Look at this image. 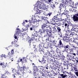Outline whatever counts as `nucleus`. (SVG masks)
Masks as SVG:
<instances>
[{
    "instance_id": "nucleus-1",
    "label": "nucleus",
    "mask_w": 78,
    "mask_h": 78,
    "mask_svg": "<svg viewBox=\"0 0 78 78\" xmlns=\"http://www.w3.org/2000/svg\"><path fill=\"white\" fill-rule=\"evenodd\" d=\"M46 55L47 56L48 62H49L51 64H52V65H55L56 64V59H58L57 58H55L54 56H53L51 53L50 52H47L46 53Z\"/></svg>"
},
{
    "instance_id": "nucleus-2",
    "label": "nucleus",
    "mask_w": 78,
    "mask_h": 78,
    "mask_svg": "<svg viewBox=\"0 0 78 78\" xmlns=\"http://www.w3.org/2000/svg\"><path fill=\"white\" fill-rule=\"evenodd\" d=\"M61 73H62L63 74L59 73V74L61 76L62 78H65L67 77V74L68 75H70L71 76H73V74L71 72L69 73L66 71H61Z\"/></svg>"
},
{
    "instance_id": "nucleus-3",
    "label": "nucleus",
    "mask_w": 78,
    "mask_h": 78,
    "mask_svg": "<svg viewBox=\"0 0 78 78\" xmlns=\"http://www.w3.org/2000/svg\"><path fill=\"white\" fill-rule=\"evenodd\" d=\"M58 45V46H59V47L60 48H64L65 49V50H68L67 49L69 48V44L64 45V44H62V41H61V40H59Z\"/></svg>"
},
{
    "instance_id": "nucleus-4",
    "label": "nucleus",
    "mask_w": 78,
    "mask_h": 78,
    "mask_svg": "<svg viewBox=\"0 0 78 78\" xmlns=\"http://www.w3.org/2000/svg\"><path fill=\"white\" fill-rule=\"evenodd\" d=\"M66 34H65L66 36H68V37H69L70 39H72L73 38V36L74 35L73 33H70L69 30L66 31Z\"/></svg>"
},
{
    "instance_id": "nucleus-5",
    "label": "nucleus",
    "mask_w": 78,
    "mask_h": 78,
    "mask_svg": "<svg viewBox=\"0 0 78 78\" xmlns=\"http://www.w3.org/2000/svg\"><path fill=\"white\" fill-rule=\"evenodd\" d=\"M41 28L42 29H40L39 32L41 31L40 33H41V34L45 33V31L47 30V28L45 25V24L44 23L42 25Z\"/></svg>"
},
{
    "instance_id": "nucleus-6",
    "label": "nucleus",
    "mask_w": 78,
    "mask_h": 78,
    "mask_svg": "<svg viewBox=\"0 0 78 78\" xmlns=\"http://www.w3.org/2000/svg\"><path fill=\"white\" fill-rule=\"evenodd\" d=\"M28 38V43L29 44V45L30 46L31 45V41H34V40H36V39H39V38H37L36 39H35V38L34 37H29Z\"/></svg>"
},
{
    "instance_id": "nucleus-7",
    "label": "nucleus",
    "mask_w": 78,
    "mask_h": 78,
    "mask_svg": "<svg viewBox=\"0 0 78 78\" xmlns=\"http://www.w3.org/2000/svg\"><path fill=\"white\" fill-rule=\"evenodd\" d=\"M17 31L16 32V34H15V35H16V36H19V35L20 36V37H21L22 38H23V34H21L20 33V30L19 29H17Z\"/></svg>"
},
{
    "instance_id": "nucleus-8",
    "label": "nucleus",
    "mask_w": 78,
    "mask_h": 78,
    "mask_svg": "<svg viewBox=\"0 0 78 78\" xmlns=\"http://www.w3.org/2000/svg\"><path fill=\"white\" fill-rule=\"evenodd\" d=\"M46 31L47 33V34H49L50 37H52V36L51 35V30H50L48 29V28H46Z\"/></svg>"
},
{
    "instance_id": "nucleus-9",
    "label": "nucleus",
    "mask_w": 78,
    "mask_h": 78,
    "mask_svg": "<svg viewBox=\"0 0 78 78\" xmlns=\"http://www.w3.org/2000/svg\"><path fill=\"white\" fill-rule=\"evenodd\" d=\"M46 31L47 33V34H49L50 37H52V36L51 35V30H50L48 29V28H46Z\"/></svg>"
},
{
    "instance_id": "nucleus-10",
    "label": "nucleus",
    "mask_w": 78,
    "mask_h": 78,
    "mask_svg": "<svg viewBox=\"0 0 78 78\" xmlns=\"http://www.w3.org/2000/svg\"><path fill=\"white\" fill-rule=\"evenodd\" d=\"M39 33V31H34L33 32H32V36H33V37H34V36H35V37H39V36H38V35H37V33Z\"/></svg>"
},
{
    "instance_id": "nucleus-11",
    "label": "nucleus",
    "mask_w": 78,
    "mask_h": 78,
    "mask_svg": "<svg viewBox=\"0 0 78 78\" xmlns=\"http://www.w3.org/2000/svg\"><path fill=\"white\" fill-rule=\"evenodd\" d=\"M38 61H39L40 62H41V64L43 66H45V65H47V63H46V60L42 59L41 61V60L39 59H38Z\"/></svg>"
},
{
    "instance_id": "nucleus-12",
    "label": "nucleus",
    "mask_w": 78,
    "mask_h": 78,
    "mask_svg": "<svg viewBox=\"0 0 78 78\" xmlns=\"http://www.w3.org/2000/svg\"><path fill=\"white\" fill-rule=\"evenodd\" d=\"M73 20L74 22H76L78 21V17L75 14L73 17Z\"/></svg>"
},
{
    "instance_id": "nucleus-13",
    "label": "nucleus",
    "mask_w": 78,
    "mask_h": 78,
    "mask_svg": "<svg viewBox=\"0 0 78 78\" xmlns=\"http://www.w3.org/2000/svg\"><path fill=\"white\" fill-rule=\"evenodd\" d=\"M44 25H45V26L46 28H49L51 30H52V29H53V28L52 25H48L47 24H44Z\"/></svg>"
},
{
    "instance_id": "nucleus-14",
    "label": "nucleus",
    "mask_w": 78,
    "mask_h": 78,
    "mask_svg": "<svg viewBox=\"0 0 78 78\" xmlns=\"http://www.w3.org/2000/svg\"><path fill=\"white\" fill-rule=\"evenodd\" d=\"M0 65L1 66H2L3 68H5V67H6L8 66V64L7 63H1L0 64Z\"/></svg>"
},
{
    "instance_id": "nucleus-15",
    "label": "nucleus",
    "mask_w": 78,
    "mask_h": 78,
    "mask_svg": "<svg viewBox=\"0 0 78 78\" xmlns=\"http://www.w3.org/2000/svg\"><path fill=\"white\" fill-rule=\"evenodd\" d=\"M75 38L76 39H74L73 42L74 43H75L76 44H77V45H78V36Z\"/></svg>"
},
{
    "instance_id": "nucleus-16",
    "label": "nucleus",
    "mask_w": 78,
    "mask_h": 78,
    "mask_svg": "<svg viewBox=\"0 0 78 78\" xmlns=\"http://www.w3.org/2000/svg\"><path fill=\"white\" fill-rule=\"evenodd\" d=\"M42 9H44V10H47V8L46 7L45 4L42 3Z\"/></svg>"
},
{
    "instance_id": "nucleus-17",
    "label": "nucleus",
    "mask_w": 78,
    "mask_h": 78,
    "mask_svg": "<svg viewBox=\"0 0 78 78\" xmlns=\"http://www.w3.org/2000/svg\"><path fill=\"white\" fill-rule=\"evenodd\" d=\"M52 14H53L52 13V12H49L47 13H45V16H49V17H50L51 16H52Z\"/></svg>"
},
{
    "instance_id": "nucleus-18",
    "label": "nucleus",
    "mask_w": 78,
    "mask_h": 78,
    "mask_svg": "<svg viewBox=\"0 0 78 78\" xmlns=\"http://www.w3.org/2000/svg\"><path fill=\"white\" fill-rule=\"evenodd\" d=\"M29 21L30 23H35L36 22L34 19H33V18H32L31 20H29Z\"/></svg>"
},
{
    "instance_id": "nucleus-19",
    "label": "nucleus",
    "mask_w": 78,
    "mask_h": 78,
    "mask_svg": "<svg viewBox=\"0 0 78 78\" xmlns=\"http://www.w3.org/2000/svg\"><path fill=\"white\" fill-rule=\"evenodd\" d=\"M37 72H39V68H37V70H34V75H37Z\"/></svg>"
},
{
    "instance_id": "nucleus-20",
    "label": "nucleus",
    "mask_w": 78,
    "mask_h": 78,
    "mask_svg": "<svg viewBox=\"0 0 78 78\" xmlns=\"http://www.w3.org/2000/svg\"><path fill=\"white\" fill-rule=\"evenodd\" d=\"M55 48H56V52H57V53H59V52H60V50L59 49V48H58L59 46L55 45Z\"/></svg>"
},
{
    "instance_id": "nucleus-21",
    "label": "nucleus",
    "mask_w": 78,
    "mask_h": 78,
    "mask_svg": "<svg viewBox=\"0 0 78 78\" xmlns=\"http://www.w3.org/2000/svg\"><path fill=\"white\" fill-rule=\"evenodd\" d=\"M49 35H50L47 34L46 35H44V37H45V38H46V41H48V40H49V37H50V36H49Z\"/></svg>"
},
{
    "instance_id": "nucleus-22",
    "label": "nucleus",
    "mask_w": 78,
    "mask_h": 78,
    "mask_svg": "<svg viewBox=\"0 0 78 78\" xmlns=\"http://www.w3.org/2000/svg\"><path fill=\"white\" fill-rule=\"evenodd\" d=\"M55 24L57 25L58 26H61L62 25L61 23L59 21H55Z\"/></svg>"
},
{
    "instance_id": "nucleus-23",
    "label": "nucleus",
    "mask_w": 78,
    "mask_h": 78,
    "mask_svg": "<svg viewBox=\"0 0 78 78\" xmlns=\"http://www.w3.org/2000/svg\"><path fill=\"white\" fill-rule=\"evenodd\" d=\"M63 64L64 65V66H66V68H64V69H68L67 68L68 67V65H67V63H66V62H64Z\"/></svg>"
},
{
    "instance_id": "nucleus-24",
    "label": "nucleus",
    "mask_w": 78,
    "mask_h": 78,
    "mask_svg": "<svg viewBox=\"0 0 78 78\" xmlns=\"http://www.w3.org/2000/svg\"><path fill=\"white\" fill-rule=\"evenodd\" d=\"M63 41H65L66 42L68 43L70 41L69 38H64L63 39Z\"/></svg>"
},
{
    "instance_id": "nucleus-25",
    "label": "nucleus",
    "mask_w": 78,
    "mask_h": 78,
    "mask_svg": "<svg viewBox=\"0 0 78 78\" xmlns=\"http://www.w3.org/2000/svg\"><path fill=\"white\" fill-rule=\"evenodd\" d=\"M38 67V71H42L44 70V67L43 66H40Z\"/></svg>"
},
{
    "instance_id": "nucleus-26",
    "label": "nucleus",
    "mask_w": 78,
    "mask_h": 78,
    "mask_svg": "<svg viewBox=\"0 0 78 78\" xmlns=\"http://www.w3.org/2000/svg\"><path fill=\"white\" fill-rule=\"evenodd\" d=\"M73 50H74V48H70V52H69L70 54H72L74 53L73 51Z\"/></svg>"
},
{
    "instance_id": "nucleus-27",
    "label": "nucleus",
    "mask_w": 78,
    "mask_h": 78,
    "mask_svg": "<svg viewBox=\"0 0 78 78\" xmlns=\"http://www.w3.org/2000/svg\"><path fill=\"white\" fill-rule=\"evenodd\" d=\"M76 55H77V53L76 52H75L73 53H72L70 56L72 58H74V56H76Z\"/></svg>"
},
{
    "instance_id": "nucleus-28",
    "label": "nucleus",
    "mask_w": 78,
    "mask_h": 78,
    "mask_svg": "<svg viewBox=\"0 0 78 78\" xmlns=\"http://www.w3.org/2000/svg\"><path fill=\"white\" fill-rule=\"evenodd\" d=\"M58 16H59V14H57L56 16H55L53 17V19L54 20H58Z\"/></svg>"
},
{
    "instance_id": "nucleus-29",
    "label": "nucleus",
    "mask_w": 78,
    "mask_h": 78,
    "mask_svg": "<svg viewBox=\"0 0 78 78\" xmlns=\"http://www.w3.org/2000/svg\"><path fill=\"white\" fill-rule=\"evenodd\" d=\"M62 25H63L64 26H65L66 27H68V28L69 26V25H68L67 23H66L65 22H62Z\"/></svg>"
},
{
    "instance_id": "nucleus-30",
    "label": "nucleus",
    "mask_w": 78,
    "mask_h": 78,
    "mask_svg": "<svg viewBox=\"0 0 78 78\" xmlns=\"http://www.w3.org/2000/svg\"><path fill=\"white\" fill-rule=\"evenodd\" d=\"M16 73H17L18 75H21L23 72H22V71H19V69L18 71Z\"/></svg>"
},
{
    "instance_id": "nucleus-31",
    "label": "nucleus",
    "mask_w": 78,
    "mask_h": 78,
    "mask_svg": "<svg viewBox=\"0 0 78 78\" xmlns=\"http://www.w3.org/2000/svg\"><path fill=\"white\" fill-rule=\"evenodd\" d=\"M33 66L34 68V70H37V69H39V67H37V66H36L35 64H34V65H33Z\"/></svg>"
},
{
    "instance_id": "nucleus-32",
    "label": "nucleus",
    "mask_w": 78,
    "mask_h": 78,
    "mask_svg": "<svg viewBox=\"0 0 78 78\" xmlns=\"http://www.w3.org/2000/svg\"><path fill=\"white\" fill-rule=\"evenodd\" d=\"M60 7H63V8H64V7L66 8L65 4H64V3L63 2L60 3Z\"/></svg>"
},
{
    "instance_id": "nucleus-33",
    "label": "nucleus",
    "mask_w": 78,
    "mask_h": 78,
    "mask_svg": "<svg viewBox=\"0 0 78 78\" xmlns=\"http://www.w3.org/2000/svg\"><path fill=\"white\" fill-rule=\"evenodd\" d=\"M42 2H39V1H37V6L42 5Z\"/></svg>"
},
{
    "instance_id": "nucleus-34",
    "label": "nucleus",
    "mask_w": 78,
    "mask_h": 78,
    "mask_svg": "<svg viewBox=\"0 0 78 78\" xmlns=\"http://www.w3.org/2000/svg\"><path fill=\"white\" fill-rule=\"evenodd\" d=\"M55 22H56V21L53 19L51 22V24H52L53 25H55V23H54Z\"/></svg>"
},
{
    "instance_id": "nucleus-35",
    "label": "nucleus",
    "mask_w": 78,
    "mask_h": 78,
    "mask_svg": "<svg viewBox=\"0 0 78 78\" xmlns=\"http://www.w3.org/2000/svg\"><path fill=\"white\" fill-rule=\"evenodd\" d=\"M68 12H69V11L67 10H64V12H63L64 13V15L65 16H67V15H68Z\"/></svg>"
},
{
    "instance_id": "nucleus-36",
    "label": "nucleus",
    "mask_w": 78,
    "mask_h": 78,
    "mask_svg": "<svg viewBox=\"0 0 78 78\" xmlns=\"http://www.w3.org/2000/svg\"><path fill=\"white\" fill-rule=\"evenodd\" d=\"M56 28H57V31H58V33H60V32H61V28L59 27H58V26L56 27Z\"/></svg>"
},
{
    "instance_id": "nucleus-37",
    "label": "nucleus",
    "mask_w": 78,
    "mask_h": 78,
    "mask_svg": "<svg viewBox=\"0 0 78 78\" xmlns=\"http://www.w3.org/2000/svg\"><path fill=\"white\" fill-rule=\"evenodd\" d=\"M37 11V12L35 13V14H40V13H41V12H42L41 10H40L38 9V10Z\"/></svg>"
},
{
    "instance_id": "nucleus-38",
    "label": "nucleus",
    "mask_w": 78,
    "mask_h": 78,
    "mask_svg": "<svg viewBox=\"0 0 78 78\" xmlns=\"http://www.w3.org/2000/svg\"><path fill=\"white\" fill-rule=\"evenodd\" d=\"M3 56L4 58H9V53H7L3 55Z\"/></svg>"
},
{
    "instance_id": "nucleus-39",
    "label": "nucleus",
    "mask_w": 78,
    "mask_h": 78,
    "mask_svg": "<svg viewBox=\"0 0 78 78\" xmlns=\"http://www.w3.org/2000/svg\"><path fill=\"white\" fill-rule=\"evenodd\" d=\"M39 51H40L41 54H44V55H45V51H43V49L40 50Z\"/></svg>"
},
{
    "instance_id": "nucleus-40",
    "label": "nucleus",
    "mask_w": 78,
    "mask_h": 78,
    "mask_svg": "<svg viewBox=\"0 0 78 78\" xmlns=\"http://www.w3.org/2000/svg\"><path fill=\"white\" fill-rule=\"evenodd\" d=\"M53 75L54 76H56L57 75H59L58 73H55L54 72H53Z\"/></svg>"
},
{
    "instance_id": "nucleus-41",
    "label": "nucleus",
    "mask_w": 78,
    "mask_h": 78,
    "mask_svg": "<svg viewBox=\"0 0 78 78\" xmlns=\"http://www.w3.org/2000/svg\"><path fill=\"white\" fill-rule=\"evenodd\" d=\"M12 44V45H15L16 46L17 44H16V41H12L11 43Z\"/></svg>"
},
{
    "instance_id": "nucleus-42",
    "label": "nucleus",
    "mask_w": 78,
    "mask_h": 78,
    "mask_svg": "<svg viewBox=\"0 0 78 78\" xmlns=\"http://www.w3.org/2000/svg\"><path fill=\"white\" fill-rule=\"evenodd\" d=\"M23 60V59L20 58H19L18 59V60H17V62H22Z\"/></svg>"
},
{
    "instance_id": "nucleus-43",
    "label": "nucleus",
    "mask_w": 78,
    "mask_h": 78,
    "mask_svg": "<svg viewBox=\"0 0 78 78\" xmlns=\"http://www.w3.org/2000/svg\"><path fill=\"white\" fill-rule=\"evenodd\" d=\"M67 59L68 60H71L72 59V58H70V57L68 55H67Z\"/></svg>"
},
{
    "instance_id": "nucleus-44",
    "label": "nucleus",
    "mask_w": 78,
    "mask_h": 78,
    "mask_svg": "<svg viewBox=\"0 0 78 78\" xmlns=\"http://www.w3.org/2000/svg\"><path fill=\"white\" fill-rule=\"evenodd\" d=\"M23 61H24V62L25 63H27V60L26 58V57H23Z\"/></svg>"
},
{
    "instance_id": "nucleus-45",
    "label": "nucleus",
    "mask_w": 78,
    "mask_h": 78,
    "mask_svg": "<svg viewBox=\"0 0 78 78\" xmlns=\"http://www.w3.org/2000/svg\"><path fill=\"white\" fill-rule=\"evenodd\" d=\"M63 2L65 4H67L69 3V1L68 0H64Z\"/></svg>"
},
{
    "instance_id": "nucleus-46",
    "label": "nucleus",
    "mask_w": 78,
    "mask_h": 78,
    "mask_svg": "<svg viewBox=\"0 0 78 78\" xmlns=\"http://www.w3.org/2000/svg\"><path fill=\"white\" fill-rule=\"evenodd\" d=\"M51 7L52 9H54V8H55V4H52L51 5Z\"/></svg>"
},
{
    "instance_id": "nucleus-47",
    "label": "nucleus",
    "mask_w": 78,
    "mask_h": 78,
    "mask_svg": "<svg viewBox=\"0 0 78 78\" xmlns=\"http://www.w3.org/2000/svg\"><path fill=\"white\" fill-rule=\"evenodd\" d=\"M44 23H46V24L47 25V23H50V22H49V21H48L47 20L45 19L44 20Z\"/></svg>"
},
{
    "instance_id": "nucleus-48",
    "label": "nucleus",
    "mask_w": 78,
    "mask_h": 78,
    "mask_svg": "<svg viewBox=\"0 0 78 78\" xmlns=\"http://www.w3.org/2000/svg\"><path fill=\"white\" fill-rule=\"evenodd\" d=\"M41 20L44 22L45 20V17H42L41 18Z\"/></svg>"
},
{
    "instance_id": "nucleus-49",
    "label": "nucleus",
    "mask_w": 78,
    "mask_h": 78,
    "mask_svg": "<svg viewBox=\"0 0 78 78\" xmlns=\"http://www.w3.org/2000/svg\"><path fill=\"white\" fill-rule=\"evenodd\" d=\"M67 19L65 18V19H62V21L63 22H66Z\"/></svg>"
},
{
    "instance_id": "nucleus-50",
    "label": "nucleus",
    "mask_w": 78,
    "mask_h": 78,
    "mask_svg": "<svg viewBox=\"0 0 78 78\" xmlns=\"http://www.w3.org/2000/svg\"><path fill=\"white\" fill-rule=\"evenodd\" d=\"M73 48H74V50H78V48L75 46H73Z\"/></svg>"
},
{
    "instance_id": "nucleus-51",
    "label": "nucleus",
    "mask_w": 78,
    "mask_h": 78,
    "mask_svg": "<svg viewBox=\"0 0 78 78\" xmlns=\"http://www.w3.org/2000/svg\"><path fill=\"white\" fill-rule=\"evenodd\" d=\"M63 9V8H62V7H60V10H59L58 12V13H60L61 10H62Z\"/></svg>"
},
{
    "instance_id": "nucleus-52",
    "label": "nucleus",
    "mask_w": 78,
    "mask_h": 78,
    "mask_svg": "<svg viewBox=\"0 0 78 78\" xmlns=\"http://www.w3.org/2000/svg\"><path fill=\"white\" fill-rule=\"evenodd\" d=\"M42 5L38 6V8H39V9H42Z\"/></svg>"
},
{
    "instance_id": "nucleus-53",
    "label": "nucleus",
    "mask_w": 78,
    "mask_h": 78,
    "mask_svg": "<svg viewBox=\"0 0 78 78\" xmlns=\"http://www.w3.org/2000/svg\"><path fill=\"white\" fill-rule=\"evenodd\" d=\"M58 15H59L60 16H61V17H62V16H64V12L62 13H59V14H58Z\"/></svg>"
},
{
    "instance_id": "nucleus-54",
    "label": "nucleus",
    "mask_w": 78,
    "mask_h": 78,
    "mask_svg": "<svg viewBox=\"0 0 78 78\" xmlns=\"http://www.w3.org/2000/svg\"><path fill=\"white\" fill-rule=\"evenodd\" d=\"M46 42L47 44V45H50V41H49V40H46Z\"/></svg>"
},
{
    "instance_id": "nucleus-55",
    "label": "nucleus",
    "mask_w": 78,
    "mask_h": 78,
    "mask_svg": "<svg viewBox=\"0 0 78 78\" xmlns=\"http://www.w3.org/2000/svg\"><path fill=\"white\" fill-rule=\"evenodd\" d=\"M57 20H58L59 22H61L62 20V18H58Z\"/></svg>"
},
{
    "instance_id": "nucleus-56",
    "label": "nucleus",
    "mask_w": 78,
    "mask_h": 78,
    "mask_svg": "<svg viewBox=\"0 0 78 78\" xmlns=\"http://www.w3.org/2000/svg\"><path fill=\"white\" fill-rule=\"evenodd\" d=\"M23 70H25V71L27 70V68H26V66H23Z\"/></svg>"
},
{
    "instance_id": "nucleus-57",
    "label": "nucleus",
    "mask_w": 78,
    "mask_h": 78,
    "mask_svg": "<svg viewBox=\"0 0 78 78\" xmlns=\"http://www.w3.org/2000/svg\"><path fill=\"white\" fill-rule=\"evenodd\" d=\"M74 8H75L73 6H72V8H69V11H72V10H73V9H74ZM73 9V10H72Z\"/></svg>"
},
{
    "instance_id": "nucleus-58",
    "label": "nucleus",
    "mask_w": 78,
    "mask_h": 78,
    "mask_svg": "<svg viewBox=\"0 0 78 78\" xmlns=\"http://www.w3.org/2000/svg\"><path fill=\"white\" fill-rule=\"evenodd\" d=\"M8 73V70H5V73L4 74H4L5 75L6 74V73Z\"/></svg>"
},
{
    "instance_id": "nucleus-59",
    "label": "nucleus",
    "mask_w": 78,
    "mask_h": 78,
    "mask_svg": "<svg viewBox=\"0 0 78 78\" xmlns=\"http://www.w3.org/2000/svg\"><path fill=\"white\" fill-rule=\"evenodd\" d=\"M28 28L27 27H25V28L24 29V31H28Z\"/></svg>"
},
{
    "instance_id": "nucleus-60",
    "label": "nucleus",
    "mask_w": 78,
    "mask_h": 78,
    "mask_svg": "<svg viewBox=\"0 0 78 78\" xmlns=\"http://www.w3.org/2000/svg\"><path fill=\"white\" fill-rule=\"evenodd\" d=\"M34 51H35V53H38V50H37V49L36 48H35Z\"/></svg>"
},
{
    "instance_id": "nucleus-61",
    "label": "nucleus",
    "mask_w": 78,
    "mask_h": 78,
    "mask_svg": "<svg viewBox=\"0 0 78 78\" xmlns=\"http://www.w3.org/2000/svg\"><path fill=\"white\" fill-rule=\"evenodd\" d=\"M53 1V0H47V2H48L49 3H51Z\"/></svg>"
},
{
    "instance_id": "nucleus-62",
    "label": "nucleus",
    "mask_w": 78,
    "mask_h": 78,
    "mask_svg": "<svg viewBox=\"0 0 78 78\" xmlns=\"http://www.w3.org/2000/svg\"><path fill=\"white\" fill-rule=\"evenodd\" d=\"M31 24H28L27 25V28H29V27H31Z\"/></svg>"
},
{
    "instance_id": "nucleus-63",
    "label": "nucleus",
    "mask_w": 78,
    "mask_h": 78,
    "mask_svg": "<svg viewBox=\"0 0 78 78\" xmlns=\"http://www.w3.org/2000/svg\"><path fill=\"white\" fill-rule=\"evenodd\" d=\"M75 75H76V76H78V71L77 72H74Z\"/></svg>"
},
{
    "instance_id": "nucleus-64",
    "label": "nucleus",
    "mask_w": 78,
    "mask_h": 78,
    "mask_svg": "<svg viewBox=\"0 0 78 78\" xmlns=\"http://www.w3.org/2000/svg\"><path fill=\"white\" fill-rule=\"evenodd\" d=\"M49 77L51 78H53V76H52V75L51 74L49 75Z\"/></svg>"
}]
</instances>
